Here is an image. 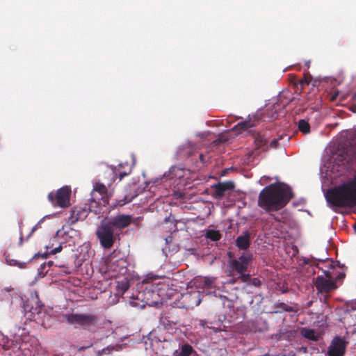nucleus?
<instances>
[{"label": "nucleus", "instance_id": "f257e3e1", "mask_svg": "<svg viewBox=\"0 0 356 356\" xmlns=\"http://www.w3.org/2000/svg\"><path fill=\"white\" fill-rule=\"evenodd\" d=\"M293 197L289 186L282 183L271 184L259 193L258 206L266 212L276 211L284 208Z\"/></svg>", "mask_w": 356, "mask_h": 356}, {"label": "nucleus", "instance_id": "f03ea898", "mask_svg": "<svg viewBox=\"0 0 356 356\" xmlns=\"http://www.w3.org/2000/svg\"><path fill=\"white\" fill-rule=\"evenodd\" d=\"M325 198L332 207L345 208L356 206V177L329 189L325 193Z\"/></svg>", "mask_w": 356, "mask_h": 356}, {"label": "nucleus", "instance_id": "7ed1b4c3", "mask_svg": "<svg viewBox=\"0 0 356 356\" xmlns=\"http://www.w3.org/2000/svg\"><path fill=\"white\" fill-rule=\"evenodd\" d=\"M252 260V254L250 252H243L238 258L233 259L228 262L229 276L233 277L228 283L234 284L237 280L247 282L250 278L248 271V267Z\"/></svg>", "mask_w": 356, "mask_h": 356}, {"label": "nucleus", "instance_id": "20e7f679", "mask_svg": "<svg viewBox=\"0 0 356 356\" xmlns=\"http://www.w3.org/2000/svg\"><path fill=\"white\" fill-rule=\"evenodd\" d=\"M90 195L91 198L88 209H90V212L99 215L102 213V207L108 204L111 194L108 193L105 185L101 183H96Z\"/></svg>", "mask_w": 356, "mask_h": 356}, {"label": "nucleus", "instance_id": "39448f33", "mask_svg": "<svg viewBox=\"0 0 356 356\" xmlns=\"http://www.w3.org/2000/svg\"><path fill=\"white\" fill-rule=\"evenodd\" d=\"M62 318L67 324L83 329L95 326L97 322V316L92 314L66 313Z\"/></svg>", "mask_w": 356, "mask_h": 356}, {"label": "nucleus", "instance_id": "423d86ee", "mask_svg": "<svg viewBox=\"0 0 356 356\" xmlns=\"http://www.w3.org/2000/svg\"><path fill=\"white\" fill-rule=\"evenodd\" d=\"M96 236L101 245L105 249L111 248L115 241L113 228L108 223L106 219L102 220L97 227Z\"/></svg>", "mask_w": 356, "mask_h": 356}, {"label": "nucleus", "instance_id": "0eeeda50", "mask_svg": "<svg viewBox=\"0 0 356 356\" xmlns=\"http://www.w3.org/2000/svg\"><path fill=\"white\" fill-rule=\"evenodd\" d=\"M70 188L68 186H63L57 190L56 193H49L48 195V200L54 206L65 208L70 205Z\"/></svg>", "mask_w": 356, "mask_h": 356}, {"label": "nucleus", "instance_id": "6e6552de", "mask_svg": "<svg viewBox=\"0 0 356 356\" xmlns=\"http://www.w3.org/2000/svg\"><path fill=\"white\" fill-rule=\"evenodd\" d=\"M325 276L318 275L315 280V286L318 293H328L337 289L335 282L332 280V275L328 271H325Z\"/></svg>", "mask_w": 356, "mask_h": 356}, {"label": "nucleus", "instance_id": "1a4fd4ad", "mask_svg": "<svg viewBox=\"0 0 356 356\" xmlns=\"http://www.w3.org/2000/svg\"><path fill=\"white\" fill-rule=\"evenodd\" d=\"M42 306L36 292L31 293L30 297L24 303L25 312H31L33 314H40Z\"/></svg>", "mask_w": 356, "mask_h": 356}, {"label": "nucleus", "instance_id": "9d476101", "mask_svg": "<svg viewBox=\"0 0 356 356\" xmlns=\"http://www.w3.org/2000/svg\"><path fill=\"white\" fill-rule=\"evenodd\" d=\"M106 221L113 228L122 229L131 223L132 216L130 215L119 214L106 219Z\"/></svg>", "mask_w": 356, "mask_h": 356}, {"label": "nucleus", "instance_id": "9b49d317", "mask_svg": "<svg viewBox=\"0 0 356 356\" xmlns=\"http://www.w3.org/2000/svg\"><path fill=\"white\" fill-rule=\"evenodd\" d=\"M346 351V342L339 337L334 338L327 350L328 356H343Z\"/></svg>", "mask_w": 356, "mask_h": 356}, {"label": "nucleus", "instance_id": "f8f14e48", "mask_svg": "<svg viewBox=\"0 0 356 356\" xmlns=\"http://www.w3.org/2000/svg\"><path fill=\"white\" fill-rule=\"evenodd\" d=\"M90 212L88 206H76L71 210L70 216L68 218V222L71 225L75 224L79 220H83Z\"/></svg>", "mask_w": 356, "mask_h": 356}, {"label": "nucleus", "instance_id": "ddd939ff", "mask_svg": "<svg viewBox=\"0 0 356 356\" xmlns=\"http://www.w3.org/2000/svg\"><path fill=\"white\" fill-rule=\"evenodd\" d=\"M234 184L232 181L220 182L213 186L214 197L221 199L225 195L227 191H231L234 188Z\"/></svg>", "mask_w": 356, "mask_h": 356}, {"label": "nucleus", "instance_id": "4468645a", "mask_svg": "<svg viewBox=\"0 0 356 356\" xmlns=\"http://www.w3.org/2000/svg\"><path fill=\"white\" fill-rule=\"evenodd\" d=\"M216 278L215 277H203L201 280V282L202 284V292L208 295L213 294L214 296L216 297Z\"/></svg>", "mask_w": 356, "mask_h": 356}, {"label": "nucleus", "instance_id": "2eb2a0df", "mask_svg": "<svg viewBox=\"0 0 356 356\" xmlns=\"http://www.w3.org/2000/svg\"><path fill=\"white\" fill-rule=\"evenodd\" d=\"M250 245V234L245 232L243 235L238 236L236 239V245L240 249L246 250Z\"/></svg>", "mask_w": 356, "mask_h": 356}, {"label": "nucleus", "instance_id": "dca6fc26", "mask_svg": "<svg viewBox=\"0 0 356 356\" xmlns=\"http://www.w3.org/2000/svg\"><path fill=\"white\" fill-rule=\"evenodd\" d=\"M256 121L257 120L254 118L253 119L239 122L234 127L233 129L236 132L248 131L250 128L256 126Z\"/></svg>", "mask_w": 356, "mask_h": 356}, {"label": "nucleus", "instance_id": "f3484780", "mask_svg": "<svg viewBox=\"0 0 356 356\" xmlns=\"http://www.w3.org/2000/svg\"><path fill=\"white\" fill-rule=\"evenodd\" d=\"M254 143L258 149L265 151L268 149V136L266 134H257L254 136Z\"/></svg>", "mask_w": 356, "mask_h": 356}, {"label": "nucleus", "instance_id": "a211bd4d", "mask_svg": "<svg viewBox=\"0 0 356 356\" xmlns=\"http://www.w3.org/2000/svg\"><path fill=\"white\" fill-rule=\"evenodd\" d=\"M204 236L206 238L211 241H218L222 238V234L220 231L216 229H207L205 231Z\"/></svg>", "mask_w": 356, "mask_h": 356}, {"label": "nucleus", "instance_id": "6ab92c4d", "mask_svg": "<svg viewBox=\"0 0 356 356\" xmlns=\"http://www.w3.org/2000/svg\"><path fill=\"white\" fill-rule=\"evenodd\" d=\"M312 81V76L310 74H305L304 77L298 81V83H295L296 91L302 92L304 86L309 85Z\"/></svg>", "mask_w": 356, "mask_h": 356}, {"label": "nucleus", "instance_id": "aec40b11", "mask_svg": "<svg viewBox=\"0 0 356 356\" xmlns=\"http://www.w3.org/2000/svg\"><path fill=\"white\" fill-rule=\"evenodd\" d=\"M125 264V261L123 259L116 260L115 261L113 262L110 268L113 271L118 272V273H123L122 271H125V268L123 266Z\"/></svg>", "mask_w": 356, "mask_h": 356}, {"label": "nucleus", "instance_id": "412c9836", "mask_svg": "<svg viewBox=\"0 0 356 356\" xmlns=\"http://www.w3.org/2000/svg\"><path fill=\"white\" fill-rule=\"evenodd\" d=\"M193 350V348L191 345L184 344L179 351H175V356H190Z\"/></svg>", "mask_w": 356, "mask_h": 356}, {"label": "nucleus", "instance_id": "4be33fe9", "mask_svg": "<svg viewBox=\"0 0 356 356\" xmlns=\"http://www.w3.org/2000/svg\"><path fill=\"white\" fill-rule=\"evenodd\" d=\"M116 288L119 293H124L129 288V281L124 279L121 282H118Z\"/></svg>", "mask_w": 356, "mask_h": 356}, {"label": "nucleus", "instance_id": "5701e85b", "mask_svg": "<svg viewBox=\"0 0 356 356\" xmlns=\"http://www.w3.org/2000/svg\"><path fill=\"white\" fill-rule=\"evenodd\" d=\"M298 129L303 134H308L310 131V125L305 120H300L298 122Z\"/></svg>", "mask_w": 356, "mask_h": 356}, {"label": "nucleus", "instance_id": "b1692460", "mask_svg": "<svg viewBox=\"0 0 356 356\" xmlns=\"http://www.w3.org/2000/svg\"><path fill=\"white\" fill-rule=\"evenodd\" d=\"M302 335L309 339L317 341L318 337L315 334V332L312 329H303L302 331Z\"/></svg>", "mask_w": 356, "mask_h": 356}, {"label": "nucleus", "instance_id": "393cba45", "mask_svg": "<svg viewBox=\"0 0 356 356\" xmlns=\"http://www.w3.org/2000/svg\"><path fill=\"white\" fill-rule=\"evenodd\" d=\"M186 298H188L190 300H194V305L195 306H197L200 304L201 302V299L200 298V293L199 292H195V293H190L188 295H187L186 296Z\"/></svg>", "mask_w": 356, "mask_h": 356}, {"label": "nucleus", "instance_id": "a878e982", "mask_svg": "<svg viewBox=\"0 0 356 356\" xmlns=\"http://www.w3.org/2000/svg\"><path fill=\"white\" fill-rule=\"evenodd\" d=\"M278 308L281 309L282 310L284 311V312H298V309L293 307H291V306H289L288 305H286V303H284V302H282V303H280L278 305Z\"/></svg>", "mask_w": 356, "mask_h": 356}, {"label": "nucleus", "instance_id": "bb28decb", "mask_svg": "<svg viewBox=\"0 0 356 356\" xmlns=\"http://www.w3.org/2000/svg\"><path fill=\"white\" fill-rule=\"evenodd\" d=\"M43 221L44 218H42L38 221V222L31 229L30 234L26 237V239H29L37 229L41 228V224L43 222Z\"/></svg>", "mask_w": 356, "mask_h": 356}, {"label": "nucleus", "instance_id": "cd10ccee", "mask_svg": "<svg viewBox=\"0 0 356 356\" xmlns=\"http://www.w3.org/2000/svg\"><path fill=\"white\" fill-rule=\"evenodd\" d=\"M250 281V284H252L254 286H259L261 285V280L259 279V278H253V279H250L248 280Z\"/></svg>", "mask_w": 356, "mask_h": 356}, {"label": "nucleus", "instance_id": "c85d7f7f", "mask_svg": "<svg viewBox=\"0 0 356 356\" xmlns=\"http://www.w3.org/2000/svg\"><path fill=\"white\" fill-rule=\"evenodd\" d=\"M158 278H159V277L157 275H148L147 276V277L145 279V281L146 282H150V281H153V280H157Z\"/></svg>", "mask_w": 356, "mask_h": 356}, {"label": "nucleus", "instance_id": "c756f323", "mask_svg": "<svg viewBox=\"0 0 356 356\" xmlns=\"http://www.w3.org/2000/svg\"><path fill=\"white\" fill-rule=\"evenodd\" d=\"M273 218H274V220L275 221H277V222H284V218L282 216V215H275V214H273L272 215Z\"/></svg>", "mask_w": 356, "mask_h": 356}, {"label": "nucleus", "instance_id": "7c9ffc66", "mask_svg": "<svg viewBox=\"0 0 356 356\" xmlns=\"http://www.w3.org/2000/svg\"><path fill=\"white\" fill-rule=\"evenodd\" d=\"M62 250H63V247H62V245H58V247H56V248H55L52 249V250L49 252V253H50V254H56V253H58V252H60Z\"/></svg>", "mask_w": 356, "mask_h": 356}, {"label": "nucleus", "instance_id": "2f4dec72", "mask_svg": "<svg viewBox=\"0 0 356 356\" xmlns=\"http://www.w3.org/2000/svg\"><path fill=\"white\" fill-rule=\"evenodd\" d=\"M130 173V171L129 172H120L119 174V179L120 181L122 180L125 176L128 175Z\"/></svg>", "mask_w": 356, "mask_h": 356}, {"label": "nucleus", "instance_id": "473e14b6", "mask_svg": "<svg viewBox=\"0 0 356 356\" xmlns=\"http://www.w3.org/2000/svg\"><path fill=\"white\" fill-rule=\"evenodd\" d=\"M345 273H340L335 278L336 281H339L343 280L345 277Z\"/></svg>", "mask_w": 356, "mask_h": 356}, {"label": "nucleus", "instance_id": "72a5a7b5", "mask_svg": "<svg viewBox=\"0 0 356 356\" xmlns=\"http://www.w3.org/2000/svg\"><path fill=\"white\" fill-rule=\"evenodd\" d=\"M277 140L276 139H273L272 141H270V146L273 148H275L277 147Z\"/></svg>", "mask_w": 356, "mask_h": 356}, {"label": "nucleus", "instance_id": "f704fd0d", "mask_svg": "<svg viewBox=\"0 0 356 356\" xmlns=\"http://www.w3.org/2000/svg\"><path fill=\"white\" fill-rule=\"evenodd\" d=\"M200 160L202 163H204L206 162L205 157L202 154H200Z\"/></svg>", "mask_w": 356, "mask_h": 356}, {"label": "nucleus", "instance_id": "c9c22d12", "mask_svg": "<svg viewBox=\"0 0 356 356\" xmlns=\"http://www.w3.org/2000/svg\"><path fill=\"white\" fill-rule=\"evenodd\" d=\"M351 101L354 103V104H356V92L353 93L352 97H351Z\"/></svg>", "mask_w": 356, "mask_h": 356}, {"label": "nucleus", "instance_id": "e433bc0d", "mask_svg": "<svg viewBox=\"0 0 356 356\" xmlns=\"http://www.w3.org/2000/svg\"><path fill=\"white\" fill-rule=\"evenodd\" d=\"M350 307L353 309H356V300L352 301V302L350 303Z\"/></svg>", "mask_w": 356, "mask_h": 356}, {"label": "nucleus", "instance_id": "4c0bfd02", "mask_svg": "<svg viewBox=\"0 0 356 356\" xmlns=\"http://www.w3.org/2000/svg\"><path fill=\"white\" fill-rule=\"evenodd\" d=\"M350 109L352 112L356 113V104H354V105L351 106Z\"/></svg>", "mask_w": 356, "mask_h": 356}, {"label": "nucleus", "instance_id": "58836bf2", "mask_svg": "<svg viewBox=\"0 0 356 356\" xmlns=\"http://www.w3.org/2000/svg\"><path fill=\"white\" fill-rule=\"evenodd\" d=\"M172 236H169L168 237H167L165 238L166 243H169L170 242L172 241Z\"/></svg>", "mask_w": 356, "mask_h": 356}, {"label": "nucleus", "instance_id": "ea45409f", "mask_svg": "<svg viewBox=\"0 0 356 356\" xmlns=\"http://www.w3.org/2000/svg\"><path fill=\"white\" fill-rule=\"evenodd\" d=\"M23 243V235L21 234V236L19 237V244L22 245Z\"/></svg>", "mask_w": 356, "mask_h": 356}, {"label": "nucleus", "instance_id": "a19ab883", "mask_svg": "<svg viewBox=\"0 0 356 356\" xmlns=\"http://www.w3.org/2000/svg\"><path fill=\"white\" fill-rule=\"evenodd\" d=\"M205 322L204 321H200V325L204 327Z\"/></svg>", "mask_w": 356, "mask_h": 356}, {"label": "nucleus", "instance_id": "79ce46f5", "mask_svg": "<svg viewBox=\"0 0 356 356\" xmlns=\"http://www.w3.org/2000/svg\"><path fill=\"white\" fill-rule=\"evenodd\" d=\"M353 229H354L355 232L356 233V221H355V223L353 225Z\"/></svg>", "mask_w": 356, "mask_h": 356}, {"label": "nucleus", "instance_id": "37998d69", "mask_svg": "<svg viewBox=\"0 0 356 356\" xmlns=\"http://www.w3.org/2000/svg\"><path fill=\"white\" fill-rule=\"evenodd\" d=\"M108 350V348H104V349L102 350V353H106V350Z\"/></svg>", "mask_w": 356, "mask_h": 356}, {"label": "nucleus", "instance_id": "c03bdc74", "mask_svg": "<svg viewBox=\"0 0 356 356\" xmlns=\"http://www.w3.org/2000/svg\"><path fill=\"white\" fill-rule=\"evenodd\" d=\"M306 65H307V67H309V62H307V63H306Z\"/></svg>", "mask_w": 356, "mask_h": 356}, {"label": "nucleus", "instance_id": "a18cd8bd", "mask_svg": "<svg viewBox=\"0 0 356 356\" xmlns=\"http://www.w3.org/2000/svg\"><path fill=\"white\" fill-rule=\"evenodd\" d=\"M275 118V117H274V115H273L271 116V119Z\"/></svg>", "mask_w": 356, "mask_h": 356}]
</instances>
